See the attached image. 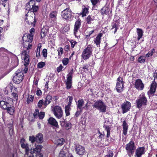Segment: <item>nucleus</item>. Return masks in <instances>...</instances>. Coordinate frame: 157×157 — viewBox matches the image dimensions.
Returning a JSON list of instances; mask_svg holds the SVG:
<instances>
[{
  "label": "nucleus",
  "instance_id": "nucleus-1",
  "mask_svg": "<svg viewBox=\"0 0 157 157\" xmlns=\"http://www.w3.org/2000/svg\"><path fill=\"white\" fill-rule=\"evenodd\" d=\"M29 50L27 48L25 50H24L22 52V57L24 58L25 63H24V66L25 67L23 71L25 73H26L28 71V68L27 66L29 63Z\"/></svg>",
  "mask_w": 157,
  "mask_h": 157
},
{
  "label": "nucleus",
  "instance_id": "nucleus-2",
  "mask_svg": "<svg viewBox=\"0 0 157 157\" xmlns=\"http://www.w3.org/2000/svg\"><path fill=\"white\" fill-rule=\"evenodd\" d=\"M147 100L144 94H142L138 97L136 100V105L138 108H140L143 106L147 105Z\"/></svg>",
  "mask_w": 157,
  "mask_h": 157
},
{
  "label": "nucleus",
  "instance_id": "nucleus-3",
  "mask_svg": "<svg viewBox=\"0 0 157 157\" xmlns=\"http://www.w3.org/2000/svg\"><path fill=\"white\" fill-rule=\"evenodd\" d=\"M29 140L32 143L36 142L38 144H41L44 141L43 135L41 133H39L35 136L33 135L30 136Z\"/></svg>",
  "mask_w": 157,
  "mask_h": 157
},
{
  "label": "nucleus",
  "instance_id": "nucleus-4",
  "mask_svg": "<svg viewBox=\"0 0 157 157\" xmlns=\"http://www.w3.org/2000/svg\"><path fill=\"white\" fill-rule=\"evenodd\" d=\"M23 72L22 70H18L16 71L15 75L13 77V81L15 83L19 84L23 80Z\"/></svg>",
  "mask_w": 157,
  "mask_h": 157
},
{
  "label": "nucleus",
  "instance_id": "nucleus-5",
  "mask_svg": "<svg viewBox=\"0 0 157 157\" xmlns=\"http://www.w3.org/2000/svg\"><path fill=\"white\" fill-rule=\"evenodd\" d=\"M92 46L90 45H88L83 51L82 56L84 60L88 59L92 54Z\"/></svg>",
  "mask_w": 157,
  "mask_h": 157
},
{
  "label": "nucleus",
  "instance_id": "nucleus-6",
  "mask_svg": "<svg viewBox=\"0 0 157 157\" xmlns=\"http://www.w3.org/2000/svg\"><path fill=\"white\" fill-rule=\"evenodd\" d=\"M92 106L99 110L100 112L105 113L106 111V106L101 100L97 101Z\"/></svg>",
  "mask_w": 157,
  "mask_h": 157
},
{
  "label": "nucleus",
  "instance_id": "nucleus-7",
  "mask_svg": "<svg viewBox=\"0 0 157 157\" xmlns=\"http://www.w3.org/2000/svg\"><path fill=\"white\" fill-rule=\"evenodd\" d=\"M136 149L134 142L131 141L126 145L125 149L127 151L128 154L129 156L134 153Z\"/></svg>",
  "mask_w": 157,
  "mask_h": 157
},
{
  "label": "nucleus",
  "instance_id": "nucleus-8",
  "mask_svg": "<svg viewBox=\"0 0 157 157\" xmlns=\"http://www.w3.org/2000/svg\"><path fill=\"white\" fill-rule=\"evenodd\" d=\"M53 111L55 116L57 118L60 119L63 116V112L62 108L59 106H55L53 108Z\"/></svg>",
  "mask_w": 157,
  "mask_h": 157
},
{
  "label": "nucleus",
  "instance_id": "nucleus-9",
  "mask_svg": "<svg viewBox=\"0 0 157 157\" xmlns=\"http://www.w3.org/2000/svg\"><path fill=\"white\" fill-rule=\"evenodd\" d=\"M71 13L72 11L71 9L67 8L62 11L61 16L62 18L65 19H69L71 17Z\"/></svg>",
  "mask_w": 157,
  "mask_h": 157
},
{
  "label": "nucleus",
  "instance_id": "nucleus-10",
  "mask_svg": "<svg viewBox=\"0 0 157 157\" xmlns=\"http://www.w3.org/2000/svg\"><path fill=\"white\" fill-rule=\"evenodd\" d=\"M81 21L80 20L78 19L76 20L74 28V34L75 37H78V31L81 26Z\"/></svg>",
  "mask_w": 157,
  "mask_h": 157
},
{
  "label": "nucleus",
  "instance_id": "nucleus-11",
  "mask_svg": "<svg viewBox=\"0 0 157 157\" xmlns=\"http://www.w3.org/2000/svg\"><path fill=\"white\" fill-rule=\"evenodd\" d=\"M32 16H29L28 18L26 17L25 18V21L29 25L34 26H35V23L36 22V20L35 18V14H33V13H32Z\"/></svg>",
  "mask_w": 157,
  "mask_h": 157
},
{
  "label": "nucleus",
  "instance_id": "nucleus-12",
  "mask_svg": "<svg viewBox=\"0 0 157 157\" xmlns=\"http://www.w3.org/2000/svg\"><path fill=\"white\" fill-rule=\"evenodd\" d=\"M131 106V104L129 102L126 101L124 102L121 107L122 113H124L128 111L130 108Z\"/></svg>",
  "mask_w": 157,
  "mask_h": 157
},
{
  "label": "nucleus",
  "instance_id": "nucleus-13",
  "mask_svg": "<svg viewBox=\"0 0 157 157\" xmlns=\"http://www.w3.org/2000/svg\"><path fill=\"white\" fill-rule=\"evenodd\" d=\"M63 121H60V125L63 128L67 130L70 129L71 128V124L70 121H67L63 119Z\"/></svg>",
  "mask_w": 157,
  "mask_h": 157
},
{
  "label": "nucleus",
  "instance_id": "nucleus-14",
  "mask_svg": "<svg viewBox=\"0 0 157 157\" xmlns=\"http://www.w3.org/2000/svg\"><path fill=\"white\" fill-rule=\"evenodd\" d=\"M35 4V2L32 1V0H30L29 2L27 3L25 8L27 10L30 11V13H31L32 12V9L33 8V6ZM29 13V12L27 14H25L26 16H28V15Z\"/></svg>",
  "mask_w": 157,
  "mask_h": 157
},
{
  "label": "nucleus",
  "instance_id": "nucleus-15",
  "mask_svg": "<svg viewBox=\"0 0 157 157\" xmlns=\"http://www.w3.org/2000/svg\"><path fill=\"white\" fill-rule=\"evenodd\" d=\"M144 147H139L137 148L135 151V155L137 157H141L145 152Z\"/></svg>",
  "mask_w": 157,
  "mask_h": 157
},
{
  "label": "nucleus",
  "instance_id": "nucleus-16",
  "mask_svg": "<svg viewBox=\"0 0 157 157\" xmlns=\"http://www.w3.org/2000/svg\"><path fill=\"white\" fill-rule=\"evenodd\" d=\"M75 150L77 154L79 155H83L85 151L84 147L79 145H76Z\"/></svg>",
  "mask_w": 157,
  "mask_h": 157
},
{
  "label": "nucleus",
  "instance_id": "nucleus-17",
  "mask_svg": "<svg viewBox=\"0 0 157 157\" xmlns=\"http://www.w3.org/2000/svg\"><path fill=\"white\" fill-rule=\"evenodd\" d=\"M25 141L24 139H22L21 141V147L25 149V155H28L29 150V145L28 144L25 143Z\"/></svg>",
  "mask_w": 157,
  "mask_h": 157
},
{
  "label": "nucleus",
  "instance_id": "nucleus-18",
  "mask_svg": "<svg viewBox=\"0 0 157 157\" xmlns=\"http://www.w3.org/2000/svg\"><path fill=\"white\" fill-rule=\"evenodd\" d=\"M124 82L121 78L120 77L118 78L117 80L116 88H124Z\"/></svg>",
  "mask_w": 157,
  "mask_h": 157
},
{
  "label": "nucleus",
  "instance_id": "nucleus-19",
  "mask_svg": "<svg viewBox=\"0 0 157 157\" xmlns=\"http://www.w3.org/2000/svg\"><path fill=\"white\" fill-rule=\"evenodd\" d=\"M22 39L23 41L24 40L26 42H31L33 39V35L29 34L25 36L24 35L22 36Z\"/></svg>",
  "mask_w": 157,
  "mask_h": 157
},
{
  "label": "nucleus",
  "instance_id": "nucleus-20",
  "mask_svg": "<svg viewBox=\"0 0 157 157\" xmlns=\"http://www.w3.org/2000/svg\"><path fill=\"white\" fill-rule=\"evenodd\" d=\"M48 123L49 124L57 128L59 127L58 122L56 120L52 117H50L48 120Z\"/></svg>",
  "mask_w": 157,
  "mask_h": 157
},
{
  "label": "nucleus",
  "instance_id": "nucleus-21",
  "mask_svg": "<svg viewBox=\"0 0 157 157\" xmlns=\"http://www.w3.org/2000/svg\"><path fill=\"white\" fill-rule=\"evenodd\" d=\"M135 87L136 88H143L144 85L140 79H138L136 80Z\"/></svg>",
  "mask_w": 157,
  "mask_h": 157
},
{
  "label": "nucleus",
  "instance_id": "nucleus-22",
  "mask_svg": "<svg viewBox=\"0 0 157 157\" xmlns=\"http://www.w3.org/2000/svg\"><path fill=\"white\" fill-rule=\"evenodd\" d=\"M102 36V34L101 33L98 34L96 37L94 39V43L96 45L97 47H100L101 38Z\"/></svg>",
  "mask_w": 157,
  "mask_h": 157
},
{
  "label": "nucleus",
  "instance_id": "nucleus-23",
  "mask_svg": "<svg viewBox=\"0 0 157 157\" xmlns=\"http://www.w3.org/2000/svg\"><path fill=\"white\" fill-rule=\"evenodd\" d=\"M42 148V146L41 145H39L36 146L35 148L32 149H31L30 151V153L31 154L30 155H32L33 153H37L40 152L41 149Z\"/></svg>",
  "mask_w": 157,
  "mask_h": 157
},
{
  "label": "nucleus",
  "instance_id": "nucleus-24",
  "mask_svg": "<svg viewBox=\"0 0 157 157\" xmlns=\"http://www.w3.org/2000/svg\"><path fill=\"white\" fill-rule=\"evenodd\" d=\"M122 126L123 128V133L124 135H126L127 134L128 126L125 121H123Z\"/></svg>",
  "mask_w": 157,
  "mask_h": 157
},
{
  "label": "nucleus",
  "instance_id": "nucleus-25",
  "mask_svg": "<svg viewBox=\"0 0 157 157\" xmlns=\"http://www.w3.org/2000/svg\"><path fill=\"white\" fill-rule=\"evenodd\" d=\"M9 102L0 101V107L3 109L6 110L10 106Z\"/></svg>",
  "mask_w": 157,
  "mask_h": 157
},
{
  "label": "nucleus",
  "instance_id": "nucleus-26",
  "mask_svg": "<svg viewBox=\"0 0 157 157\" xmlns=\"http://www.w3.org/2000/svg\"><path fill=\"white\" fill-rule=\"evenodd\" d=\"M136 32L138 35L137 39L139 40L143 36V31L141 29L137 28L136 29Z\"/></svg>",
  "mask_w": 157,
  "mask_h": 157
},
{
  "label": "nucleus",
  "instance_id": "nucleus-27",
  "mask_svg": "<svg viewBox=\"0 0 157 157\" xmlns=\"http://www.w3.org/2000/svg\"><path fill=\"white\" fill-rule=\"evenodd\" d=\"M6 109L7 110V112L9 114L11 115L13 114L15 111V108L13 106L11 107H9V106Z\"/></svg>",
  "mask_w": 157,
  "mask_h": 157
},
{
  "label": "nucleus",
  "instance_id": "nucleus-28",
  "mask_svg": "<svg viewBox=\"0 0 157 157\" xmlns=\"http://www.w3.org/2000/svg\"><path fill=\"white\" fill-rule=\"evenodd\" d=\"M57 14V13L56 11H52L50 13L49 16L51 19L55 21L56 19Z\"/></svg>",
  "mask_w": 157,
  "mask_h": 157
},
{
  "label": "nucleus",
  "instance_id": "nucleus-29",
  "mask_svg": "<svg viewBox=\"0 0 157 157\" xmlns=\"http://www.w3.org/2000/svg\"><path fill=\"white\" fill-rule=\"evenodd\" d=\"M109 10V8L107 6H104L101 10V13L102 15L107 14Z\"/></svg>",
  "mask_w": 157,
  "mask_h": 157
},
{
  "label": "nucleus",
  "instance_id": "nucleus-30",
  "mask_svg": "<svg viewBox=\"0 0 157 157\" xmlns=\"http://www.w3.org/2000/svg\"><path fill=\"white\" fill-rule=\"evenodd\" d=\"M66 85L67 88H71L72 87V79L67 78Z\"/></svg>",
  "mask_w": 157,
  "mask_h": 157
},
{
  "label": "nucleus",
  "instance_id": "nucleus-31",
  "mask_svg": "<svg viewBox=\"0 0 157 157\" xmlns=\"http://www.w3.org/2000/svg\"><path fill=\"white\" fill-rule=\"evenodd\" d=\"M52 99V97L50 95H48L47 96L46 98V99L45 100L44 105H47L48 104H49Z\"/></svg>",
  "mask_w": 157,
  "mask_h": 157
},
{
  "label": "nucleus",
  "instance_id": "nucleus-32",
  "mask_svg": "<svg viewBox=\"0 0 157 157\" xmlns=\"http://www.w3.org/2000/svg\"><path fill=\"white\" fill-rule=\"evenodd\" d=\"M94 19V16H91L89 15L88 16L87 18L86 19V21L87 24H90Z\"/></svg>",
  "mask_w": 157,
  "mask_h": 157
},
{
  "label": "nucleus",
  "instance_id": "nucleus-33",
  "mask_svg": "<svg viewBox=\"0 0 157 157\" xmlns=\"http://www.w3.org/2000/svg\"><path fill=\"white\" fill-rule=\"evenodd\" d=\"M48 31V29H47L44 28H43L41 29V38L44 37L47 35Z\"/></svg>",
  "mask_w": 157,
  "mask_h": 157
},
{
  "label": "nucleus",
  "instance_id": "nucleus-34",
  "mask_svg": "<svg viewBox=\"0 0 157 157\" xmlns=\"http://www.w3.org/2000/svg\"><path fill=\"white\" fill-rule=\"evenodd\" d=\"M84 101L82 99L79 100L78 101L77 108L80 109H83L82 106L84 104Z\"/></svg>",
  "mask_w": 157,
  "mask_h": 157
},
{
  "label": "nucleus",
  "instance_id": "nucleus-35",
  "mask_svg": "<svg viewBox=\"0 0 157 157\" xmlns=\"http://www.w3.org/2000/svg\"><path fill=\"white\" fill-rule=\"evenodd\" d=\"M28 97L27 98V102L28 104L32 102L34 99V96L32 95H29V94H28Z\"/></svg>",
  "mask_w": 157,
  "mask_h": 157
},
{
  "label": "nucleus",
  "instance_id": "nucleus-36",
  "mask_svg": "<svg viewBox=\"0 0 157 157\" xmlns=\"http://www.w3.org/2000/svg\"><path fill=\"white\" fill-rule=\"evenodd\" d=\"M88 8L85 7L82 8V12L81 13L82 17L85 16L86 15V14L88 12Z\"/></svg>",
  "mask_w": 157,
  "mask_h": 157
},
{
  "label": "nucleus",
  "instance_id": "nucleus-37",
  "mask_svg": "<svg viewBox=\"0 0 157 157\" xmlns=\"http://www.w3.org/2000/svg\"><path fill=\"white\" fill-rule=\"evenodd\" d=\"M146 57L144 56H140L138 59V62L141 63H144L146 59Z\"/></svg>",
  "mask_w": 157,
  "mask_h": 157
},
{
  "label": "nucleus",
  "instance_id": "nucleus-38",
  "mask_svg": "<svg viewBox=\"0 0 157 157\" xmlns=\"http://www.w3.org/2000/svg\"><path fill=\"white\" fill-rule=\"evenodd\" d=\"M12 101V99L10 97H5L4 96L3 98H2L1 100H0V101H5V102H10Z\"/></svg>",
  "mask_w": 157,
  "mask_h": 157
},
{
  "label": "nucleus",
  "instance_id": "nucleus-39",
  "mask_svg": "<svg viewBox=\"0 0 157 157\" xmlns=\"http://www.w3.org/2000/svg\"><path fill=\"white\" fill-rule=\"evenodd\" d=\"M39 9V7L37 6H36L35 4L33 6V8L32 9V12L31 13L32 14V13H33V14H35L34 13L37 11Z\"/></svg>",
  "mask_w": 157,
  "mask_h": 157
},
{
  "label": "nucleus",
  "instance_id": "nucleus-40",
  "mask_svg": "<svg viewBox=\"0 0 157 157\" xmlns=\"http://www.w3.org/2000/svg\"><path fill=\"white\" fill-rule=\"evenodd\" d=\"M65 140L64 139L62 138L60 139H58L57 140V145L58 146H61L64 143Z\"/></svg>",
  "mask_w": 157,
  "mask_h": 157
},
{
  "label": "nucleus",
  "instance_id": "nucleus-41",
  "mask_svg": "<svg viewBox=\"0 0 157 157\" xmlns=\"http://www.w3.org/2000/svg\"><path fill=\"white\" fill-rule=\"evenodd\" d=\"M155 79H154L153 81L151 83L150 85V88H156L157 87V84L155 81Z\"/></svg>",
  "mask_w": 157,
  "mask_h": 157
},
{
  "label": "nucleus",
  "instance_id": "nucleus-42",
  "mask_svg": "<svg viewBox=\"0 0 157 157\" xmlns=\"http://www.w3.org/2000/svg\"><path fill=\"white\" fill-rule=\"evenodd\" d=\"M103 128H105V130L107 132L110 131L111 129V125H109L106 124H104L103 125Z\"/></svg>",
  "mask_w": 157,
  "mask_h": 157
},
{
  "label": "nucleus",
  "instance_id": "nucleus-43",
  "mask_svg": "<svg viewBox=\"0 0 157 157\" xmlns=\"http://www.w3.org/2000/svg\"><path fill=\"white\" fill-rule=\"evenodd\" d=\"M57 51L58 52V56H61L63 52V49L62 47L59 48L57 50Z\"/></svg>",
  "mask_w": 157,
  "mask_h": 157
},
{
  "label": "nucleus",
  "instance_id": "nucleus-44",
  "mask_svg": "<svg viewBox=\"0 0 157 157\" xmlns=\"http://www.w3.org/2000/svg\"><path fill=\"white\" fill-rule=\"evenodd\" d=\"M156 89H150V90L147 92L148 95L150 96L153 95Z\"/></svg>",
  "mask_w": 157,
  "mask_h": 157
},
{
  "label": "nucleus",
  "instance_id": "nucleus-45",
  "mask_svg": "<svg viewBox=\"0 0 157 157\" xmlns=\"http://www.w3.org/2000/svg\"><path fill=\"white\" fill-rule=\"evenodd\" d=\"M39 109H36L35 110L34 113L33 114L34 118H37V117H38V115H39Z\"/></svg>",
  "mask_w": 157,
  "mask_h": 157
},
{
  "label": "nucleus",
  "instance_id": "nucleus-46",
  "mask_svg": "<svg viewBox=\"0 0 157 157\" xmlns=\"http://www.w3.org/2000/svg\"><path fill=\"white\" fill-rule=\"evenodd\" d=\"M45 64L44 62H40L38 64L37 67L39 68H41L45 65Z\"/></svg>",
  "mask_w": 157,
  "mask_h": 157
},
{
  "label": "nucleus",
  "instance_id": "nucleus-47",
  "mask_svg": "<svg viewBox=\"0 0 157 157\" xmlns=\"http://www.w3.org/2000/svg\"><path fill=\"white\" fill-rule=\"evenodd\" d=\"M119 22H116L115 23L113 24L112 29L115 28V29H118L119 26Z\"/></svg>",
  "mask_w": 157,
  "mask_h": 157
},
{
  "label": "nucleus",
  "instance_id": "nucleus-48",
  "mask_svg": "<svg viewBox=\"0 0 157 157\" xmlns=\"http://www.w3.org/2000/svg\"><path fill=\"white\" fill-rule=\"evenodd\" d=\"M38 79L37 78H34V83L33 85V88H37V85L38 84Z\"/></svg>",
  "mask_w": 157,
  "mask_h": 157
},
{
  "label": "nucleus",
  "instance_id": "nucleus-49",
  "mask_svg": "<svg viewBox=\"0 0 157 157\" xmlns=\"http://www.w3.org/2000/svg\"><path fill=\"white\" fill-rule=\"evenodd\" d=\"M45 115V113L44 112H40L39 115L38 117L40 119H42L44 117Z\"/></svg>",
  "mask_w": 157,
  "mask_h": 157
},
{
  "label": "nucleus",
  "instance_id": "nucleus-50",
  "mask_svg": "<svg viewBox=\"0 0 157 157\" xmlns=\"http://www.w3.org/2000/svg\"><path fill=\"white\" fill-rule=\"evenodd\" d=\"M69 59L68 58H64L62 60V63L63 65H66L68 63Z\"/></svg>",
  "mask_w": 157,
  "mask_h": 157
},
{
  "label": "nucleus",
  "instance_id": "nucleus-51",
  "mask_svg": "<svg viewBox=\"0 0 157 157\" xmlns=\"http://www.w3.org/2000/svg\"><path fill=\"white\" fill-rule=\"evenodd\" d=\"M73 73V70L72 69L69 73L67 75V78L72 79Z\"/></svg>",
  "mask_w": 157,
  "mask_h": 157
},
{
  "label": "nucleus",
  "instance_id": "nucleus-52",
  "mask_svg": "<svg viewBox=\"0 0 157 157\" xmlns=\"http://www.w3.org/2000/svg\"><path fill=\"white\" fill-rule=\"evenodd\" d=\"M59 156L60 157H65L66 153L64 151H61L59 153Z\"/></svg>",
  "mask_w": 157,
  "mask_h": 157
},
{
  "label": "nucleus",
  "instance_id": "nucleus-53",
  "mask_svg": "<svg viewBox=\"0 0 157 157\" xmlns=\"http://www.w3.org/2000/svg\"><path fill=\"white\" fill-rule=\"evenodd\" d=\"M47 51L46 49H44L42 51L43 56L44 57H46L47 56Z\"/></svg>",
  "mask_w": 157,
  "mask_h": 157
},
{
  "label": "nucleus",
  "instance_id": "nucleus-54",
  "mask_svg": "<svg viewBox=\"0 0 157 157\" xmlns=\"http://www.w3.org/2000/svg\"><path fill=\"white\" fill-rule=\"evenodd\" d=\"M36 157H43V155L40 152L36 153ZM29 157H34V156L33 155H30Z\"/></svg>",
  "mask_w": 157,
  "mask_h": 157
},
{
  "label": "nucleus",
  "instance_id": "nucleus-55",
  "mask_svg": "<svg viewBox=\"0 0 157 157\" xmlns=\"http://www.w3.org/2000/svg\"><path fill=\"white\" fill-rule=\"evenodd\" d=\"M70 109L65 108V112L66 116H67L70 114Z\"/></svg>",
  "mask_w": 157,
  "mask_h": 157
},
{
  "label": "nucleus",
  "instance_id": "nucleus-56",
  "mask_svg": "<svg viewBox=\"0 0 157 157\" xmlns=\"http://www.w3.org/2000/svg\"><path fill=\"white\" fill-rule=\"evenodd\" d=\"M12 95L13 97L17 100L18 99V94L16 93L13 92L12 93Z\"/></svg>",
  "mask_w": 157,
  "mask_h": 157
},
{
  "label": "nucleus",
  "instance_id": "nucleus-57",
  "mask_svg": "<svg viewBox=\"0 0 157 157\" xmlns=\"http://www.w3.org/2000/svg\"><path fill=\"white\" fill-rule=\"evenodd\" d=\"M71 45V47L72 48H73L75 47V45L77 44V42L74 41L73 40H71V41H70Z\"/></svg>",
  "mask_w": 157,
  "mask_h": 157
},
{
  "label": "nucleus",
  "instance_id": "nucleus-58",
  "mask_svg": "<svg viewBox=\"0 0 157 157\" xmlns=\"http://www.w3.org/2000/svg\"><path fill=\"white\" fill-rule=\"evenodd\" d=\"M43 103L44 101L43 100H40L38 103V107L39 108H41Z\"/></svg>",
  "mask_w": 157,
  "mask_h": 157
},
{
  "label": "nucleus",
  "instance_id": "nucleus-59",
  "mask_svg": "<svg viewBox=\"0 0 157 157\" xmlns=\"http://www.w3.org/2000/svg\"><path fill=\"white\" fill-rule=\"evenodd\" d=\"M113 153L112 151H109L108 154L106 155L105 157H113Z\"/></svg>",
  "mask_w": 157,
  "mask_h": 157
},
{
  "label": "nucleus",
  "instance_id": "nucleus-60",
  "mask_svg": "<svg viewBox=\"0 0 157 157\" xmlns=\"http://www.w3.org/2000/svg\"><path fill=\"white\" fill-rule=\"evenodd\" d=\"M63 67L61 65L59 66L57 68V71L58 72H60V71H61L62 70V69Z\"/></svg>",
  "mask_w": 157,
  "mask_h": 157
},
{
  "label": "nucleus",
  "instance_id": "nucleus-61",
  "mask_svg": "<svg viewBox=\"0 0 157 157\" xmlns=\"http://www.w3.org/2000/svg\"><path fill=\"white\" fill-rule=\"evenodd\" d=\"M99 0H91V2L92 4V5L94 6L98 2Z\"/></svg>",
  "mask_w": 157,
  "mask_h": 157
},
{
  "label": "nucleus",
  "instance_id": "nucleus-62",
  "mask_svg": "<svg viewBox=\"0 0 157 157\" xmlns=\"http://www.w3.org/2000/svg\"><path fill=\"white\" fill-rule=\"evenodd\" d=\"M82 69H83L84 71L85 72H86L88 71V66L87 65H86L85 66L83 67H82Z\"/></svg>",
  "mask_w": 157,
  "mask_h": 157
},
{
  "label": "nucleus",
  "instance_id": "nucleus-63",
  "mask_svg": "<svg viewBox=\"0 0 157 157\" xmlns=\"http://www.w3.org/2000/svg\"><path fill=\"white\" fill-rule=\"evenodd\" d=\"M40 49H36V57H38L40 56Z\"/></svg>",
  "mask_w": 157,
  "mask_h": 157
},
{
  "label": "nucleus",
  "instance_id": "nucleus-64",
  "mask_svg": "<svg viewBox=\"0 0 157 157\" xmlns=\"http://www.w3.org/2000/svg\"><path fill=\"white\" fill-rule=\"evenodd\" d=\"M153 77L154 79H157V70H155V72L154 73Z\"/></svg>",
  "mask_w": 157,
  "mask_h": 157
}]
</instances>
